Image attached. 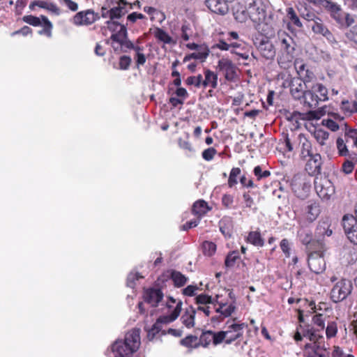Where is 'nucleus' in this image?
<instances>
[{"label": "nucleus", "mask_w": 357, "mask_h": 357, "mask_svg": "<svg viewBox=\"0 0 357 357\" xmlns=\"http://www.w3.org/2000/svg\"><path fill=\"white\" fill-rule=\"evenodd\" d=\"M132 59L128 56H121L119 58V68L120 70H126L129 68Z\"/></svg>", "instance_id": "603ef678"}, {"label": "nucleus", "mask_w": 357, "mask_h": 357, "mask_svg": "<svg viewBox=\"0 0 357 357\" xmlns=\"http://www.w3.org/2000/svg\"><path fill=\"white\" fill-rule=\"evenodd\" d=\"M200 342L204 347L208 346L211 342H213V332L211 331L203 332L200 336Z\"/></svg>", "instance_id": "49530a36"}, {"label": "nucleus", "mask_w": 357, "mask_h": 357, "mask_svg": "<svg viewBox=\"0 0 357 357\" xmlns=\"http://www.w3.org/2000/svg\"><path fill=\"white\" fill-rule=\"evenodd\" d=\"M314 93H319V99L320 101H326L328 99V89L320 83H316L311 85Z\"/></svg>", "instance_id": "f704fd0d"}, {"label": "nucleus", "mask_w": 357, "mask_h": 357, "mask_svg": "<svg viewBox=\"0 0 357 357\" xmlns=\"http://www.w3.org/2000/svg\"><path fill=\"white\" fill-rule=\"evenodd\" d=\"M326 114H330L329 108L326 106L322 107L319 109L314 111L310 113V114L317 119H320L321 116L325 115Z\"/></svg>", "instance_id": "052dcab7"}, {"label": "nucleus", "mask_w": 357, "mask_h": 357, "mask_svg": "<svg viewBox=\"0 0 357 357\" xmlns=\"http://www.w3.org/2000/svg\"><path fill=\"white\" fill-rule=\"evenodd\" d=\"M354 169V164L349 160H346L342 164V171L346 174H351L353 172Z\"/></svg>", "instance_id": "774afa93"}, {"label": "nucleus", "mask_w": 357, "mask_h": 357, "mask_svg": "<svg viewBox=\"0 0 357 357\" xmlns=\"http://www.w3.org/2000/svg\"><path fill=\"white\" fill-rule=\"evenodd\" d=\"M291 188L296 195L301 198L307 197L311 188V182L309 177L303 174H296L291 181Z\"/></svg>", "instance_id": "0eeeda50"}, {"label": "nucleus", "mask_w": 357, "mask_h": 357, "mask_svg": "<svg viewBox=\"0 0 357 357\" xmlns=\"http://www.w3.org/2000/svg\"><path fill=\"white\" fill-rule=\"evenodd\" d=\"M314 137L321 145H324V142L328 138V133L321 130H319L315 132Z\"/></svg>", "instance_id": "13d9d810"}, {"label": "nucleus", "mask_w": 357, "mask_h": 357, "mask_svg": "<svg viewBox=\"0 0 357 357\" xmlns=\"http://www.w3.org/2000/svg\"><path fill=\"white\" fill-rule=\"evenodd\" d=\"M127 5L128 3L125 0H119L117 6L109 10L102 8V16L105 18L109 17V20L107 21V25L112 35L108 43L116 53H121L125 47H132V42L128 39L126 26L117 21L128 12Z\"/></svg>", "instance_id": "f257e3e1"}, {"label": "nucleus", "mask_w": 357, "mask_h": 357, "mask_svg": "<svg viewBox=\"0 0 357 357\" xmlns=\"http://www.w3.org/2000/svg\"><path fill=\"white\" fill-rule=\"evenodd\" d=\"M352 290L351 282L345 279H342L334 285L331 292V298L335 303L340 302L351 294Z\"/></svg>", "instance_id": "39448f33"}, {"label": "nucleus", "mask_w": 357, "mask_h": 357, "mask_svg": "<svg viewBox=\"0 0 357 357\" xmlns=\"http://www.w3.org/2000/svg\"><path fill=\"white\" fill-rule=\"evenodd\" d=\"M238 258V254L237 252H232L229 253L225 259V266L227 267L234 266L236 259Z\"/></svg>", "instance_id": "4d7b16f0"}, {"label": "nucleus", "mask_w": 357, "mask_h": 357, "mask_svg": "<svg viewBox=\"0 0 357 357\" xmlns=\"http://www.w3.org/2000/svg\"><path fill=\"white\" fill-rule=\"evenodd\" d=\"M195 300H196V303L197 304L206 305V304L211 303L214 305V303H215V301H213L211 296H208L204 294H201L198 295L195 298Z\"/></svg>", "instance_id": "3c124183"}, {"label": "nucleus", "mask_w": 357, "mask_h": 357, "mask_svg": "<svg viewBox=\"0 0 357 357\" xmlns=\"http://www.w3.org/2000/svg\"><path fill=\"white\" fill-rule=\"evenodd\" d=\"M345 13L342 12L340 7L333 13L331 14V17L340 24L344 22V15Z\"/></svg>", "instance_id": "0e129e2a"}, {"label": "nucleus", "mask_w": 357, "mask_h": 357, "mask_svg": "<svg viewBox=\"0 0 357 357\" xmlns=\"http://www.w3.org/2000/svg\"><path fill=\"white\" fill-rule=\"evenodd\" d=\"M209 210L207 203L204 200H199L194 203L192 208L193 214L200 218Z\"/></svg>", "instance_id": "bb28decb"}, {"label": "nucleus", "mask_w": 357, "mask_h": 357, "mask_svg": "<svg viewBox=\"0 0 357 357\" xmlns=\"http://www.w3.org/2000/svg\"><path fill=\"white\" fill-rule=\"evenodd\" d=\"M337 331V325L335 322L328 323L326 329V334L328 338L333 337L336 335Z\"/></svg>", "instance_id": "6e6d98bb"}, {"label": "nucleus", "mask_w": 357, "mask_h": 357, "mask_svg": "<svg viewBox=\"0 0 357 357\" xmlns=\"http://www.w3.org/2000/svg\"><path fill=\"white\" fill-rule=\"evenodd\" d=\"M195 314L196 310L193 307H187L181 317L183 324L188 328H192L195 326Z\"/></svg>", "instance_id": "393cba45"}, {"label": "nucleus", "mask_w": 357, "mask_h": 357, "mask_svg": "<svg viewBox=\"0 0 357 357\" xmlns=\"http://www.w3.org/2000/svg\"><path fill=\"white\" fill-rule=\"evenodd\" d=\"M249 18L255 24H259L266 17L265 9L260 1H253L247 8Z\"/></svg>", "instance_id": "9b49d317"}, {"label": "nucleus", "mask_w": 357, "mask_h": 357, "mask_svg": "<svg viewBox=\"0 0 357 357\" xmlns=\"http://www.w3.org/2000/svg\"><path fill=\"white\" fill-rule=\"evenodd\" d=\"M163 296V293L159 289H146L144 294V301L153 307L157 306Z\"/></svg>", "instance_id": "a211bd4d"}, {"label": "nucleus", "mask_w": 357, "mask_h": 357, "mask_svg": "<svg viewBox=\"0 0 357 357\" xmlns=\"http://www.w3.org/2000/svg\"><path fill=\"white\" fill-rule=\"evenodd\" d=\"M342 225L349 240L357 245V220L351 215H345L342 219Z\"/></svg>", "instance_id": "1a4fd4ad"}, {"label": "nucleus", "mask_w": 357, "mask_h": 357, "mask_svg": "<svg viewBox=\"0 0 357 357\" xmlns=\"http://www.w3.org/2000/svg\"><path fill=\"white\" fill-rule=\"evenodd\" d=\"M193 35V31L189 24H183L180 30V37L184 40H188Z\"/></svg>", "instance_id": "ea45409f"}, {"label": "nucleus", "mask_w": 357, "mask_h": 357, "mask_svg": "<svg viewBox=\"0 0 357 357\" xmlns=\"http://www.w3.org/2000/svg\"><path fill=\"white\" fill-rule=\"evenodd\" d=\"M41 26L43 29L38 31L39 35H45L48 38H51L52 36V29L53 25L52 23L49 20V19L45 16L41 15Z\"/></svg>", "instance_id": "cd10ccee"}, {"label": "nucleus", "mask_w": 357, "mask_h": 357, "mask_svg": "<svg viewBox=\"0 0 357 357\" xmlns=\"http://www.w3.org/2000/svg\"><path fill=\"white\" fill-rule=\"evenodd\" d=\"M340 109L346 115L350 116L352 114L357 113L356 111V107H354V100H342L340 104Z\"/></svg>", "instance_id": "c9c22d12"}, {"label": "nucleus", "mask_w": 357, "mask_h": 357, "mask_svg": "<svg viewBox=\"0 0 357 357\" xmlns=\"http://www.w3.org/2000/svg\"><path fill=\"white\" fill-rule=\"evenodd\" d=\"M294 66L299 76L298 79L304 83L305 88L311 86L309 84L310 83L313 84L317 79L314 73L302 61H296Z\"/></svg>", "instance_id": "9d476101"}, {"label": "nucleus", "mask_w": 357, "mask_h": 357, "mask_svg": "<svg viewBox=\"0 0 357 357\" xmlns=\"http://www.w3.org/2000/svg\"><path fill=\"white\" fill-rule=\"evenodd\" d=\"M185 84L188 86H194L197 88L202 87V75L199 74L197 76H190L185 80Z\"/></svg>", "instance_id": "a18cd8bd"}, {"label": "nucleus", "mask_w": 357, "mask_h": 357, "mask_svg": "<svg viewBox=\"0 0 357 357\" xmlns=\"http://www.w3.org/2000/svg\"><path fill=\"white\" fill-rule=\"evenodd\" d=\"M154 36L158 40L165 44H170L172 43V38L162 29H156L154 32Z\"/></svg>", "instance_id": "e433bc0d"}, {"label": "nucleus", "mask_w": 357, "mask_h": 357, "mask_svg": "<svg viewBox=\"0 0 357 357\" xmlns=\"http://www.w3.org/2000/svg\"><path fill=\"white\" fill-rule=\"evenodd\" d=\"M279 38L282 48L285 50L287 54H292L294 50V43L292 38L283 32L280 35Z\"/></svg>", "instance_id": "a878e982"}, {"label": "nucleus", "mask_w": 357, "mask_h": 357, "mask_svg": "<svg viewBox=\"0 0 357 357\" xmlns=\"http://www.w3.org/2000/svg\"><path fill=\"white\" fill-rule=\"evenodd\" d=\"M202 85L204 89L210 88L208 93L211 96L213 89L218 85V74L209 69L204 70L202 75Z\"/></svg>", "instance_id": "2eb2a0df"}, {"label": "nucleus", "mask_w": 357, "mask_h": 357, "mask_svg": "<svg viewBox=\"0 0 357 357\" xmlns=\"http://www.w3.org/2000/svg\"><path fill=\"white\" fill-rule=\"evenodd\" d=\"M164 324L163 322H159L158 319L152 327L147 331V337L149 340H152L155 337V335L160 331L161 324Z\"/></svg>", "instance_id": "c03bdc74"}, {"label": "nucleus", "mask_w": 357, "mask_h": 357, "mask_svg": "<svg viewBox=\"0 0 357 357\" xmlns=\"http://www.w3.org/2000/svg\"><path fill=\"white\" fill-rule=\"evenodd\" d=\"M306 160L305 169L310 176L319 174L321 170V157L319 153H314L308 157Z\"/></svg>", "instance_id": "dca6fc26"}, {"label": "nucleus", "mask_w": 357, "mask_h": 357, "mask_svg": "<svg viewBox=\"0 0 357 357\" xmlns=\"http://www.w3.org/2000/svg\"><path fill=\"white\" fill-rule=\"evenodd\" d=\"M305 357H328L327 349L324 344L307 343L303 349Z\"/></svg>", "instance_id": "ddd939ff"}, {"label": "nucleus", "mask_w": 357, "mask_h": 357, "mask_svg": "<svg viewBox=\"0 0 357 357\" xmlns=\"http://www.w3.org/2000/svg\"><path fill=\"white\" fill-rule=\"evenodd\" d=\"M199 289V288L197 285L190 284L183 289V294L185 296H193Z\"/></svg>", "instance_id": "69168bd1"}, {"label": "nucleus", "mask_w": 357, "mask_h": 357, "mask_svg": "<svg viewBox=\"0 0 357 357\" xmlns=\"http://www.w3.org/2000/svg\"><path fill=\"white\" fill-rule=\"evenodd\" d=\"M61 6L67 7L71 11H76L78 9V5L72 0H58Z\"/></svg>", "instance_id": "bf43d9fd"}, {"label": "nucleus", "mask_w": 357, "mask_h": 357, "mask_svg": "<svg viewBox=\"0 0 357 357\" xmlns=\"http://www.w3.org/2000/svg\"><path fill=\"white\" fill-rule=\"evenodd\" d=\"M88 14H89V10L78 12L73 17V23L76 26L87 25L89 23Z\"/></svg>", "instance_id": "c756f323"}, {"label": "nucleus", "mask_w": 357, "mask_h": 357, "mask_svg": "<svg viewBox=\"0 0 357 357\" xmlns=\"http://www.w3.org/2000/svg\"><path fill=\"white\" fill-rule=\"evenodd\" d=\"M303 336L307 337L311 341L310 343L324 344L322 342L324 340L323 335L318 333V331L314 328L307 330Z\"/></svg>", "instance_id": "473e14b6"}, {"label": "nucleus", "mask_w": 357, "mask_h": 357, "mask_svg": "<svg viewBox=\"0 0 357 357\" xmlns=\"http://www.w3.org/2000/svg\"><path fill=\"white\" fill-rule=\"evenodd\" d=\"M236 319H229L225 326V332L227 337V344H231L232 342L241 338L243 334V330L246 327L245 323H237Z\"/></svg>", "instance_id": "423d86ee"}, {"label": "nucleus", "mask_w": 357, "mask_h": 357, "mask_svg": "<svg viewBox=\"0 0 357 357\" xmlns=\"http://www.w3.org/2000/svg\"><path fill=\"white\" fill-rule=\"evenodd\" d=\"M300 146V158L302 160H307V158L314 153L312 151L311 142L302 134L298 136Z\"/></svg>", "instance_id": "aec40b11"}, {"label": "nucleus", "mask_w": 357, "mask_h": 357, "mask_svg": "<svg viewBox=\"0 0 357 357\" xmlns=\"http://www.w3.org/2000/svg\"><path fill=\"white\" fill-rule=\"evenodd\" d=\"M132 47H125V48H123L124 50H122L121 52H127L128 50H133L135 53L134 59L135 60L137 67L139 68L140 66H143L146 61V56L143 53L144 47L139 45H135L132 43Z\"/></svg>", "instance_id": "5701e85b"}, {"label": "nucleus", "mask_w": 357, "mask_h": 357, "mask_svg": "<svg viewBox=\"0 0 357 357\" xmlns=\"http://www.w3.org/2000/svg\"><path fill=\"white\" fill-rule=\"evenodd\" d=\"M321 5L328 11H330L331 14L333 13L335 10H337L340 7V6L337 3L328 0H322Z\"/></svg>", "instance_id": "680f3d73"}, {"label": "nucleus", "mask_w": 357, "mask_h": 357, "mask_svg": "<svg viewBox=\"0 0 357 357\" xmlns=\"http://www.w3.org/2000/svg\"><path fill=\"white\" fill-rule=\"evenodd\" d=\"M246 241L257 247H263L264 245V241L260 232L257 231L249 232Z\"/></svg>", "instance_id": "c85d7f7f"}, {"label": "nucleus", "mask_w": 357, "mask_h": 357, "mask_svg": "<svg viewBox=\"0 0 357 357\" xmlns=\"http://www.w3.org/2000/svg\"><path fill=\"white\" fill-rule=\"evenodd\" d=\"M202 249L205 255L212 256L216 251V245L211 241H204Z\"/></svg>", "instance_id": "37998d69"}, {"label": "nucleus", "mask_w": 357, "mask_h": 357, "mask_svg": "<svg viewBox=\"0 0 357 357\" xmlns=\"http://www.w3.org/2000/svg\"><path fill=\"white\" fill-rule=\"evenodd\" d=\"M287 15L294 25H296L298 27L302 26V23L300 21L298 17L297 16L293 8L290 7L287 9Z\"/></svg>", "instance_id": "09e8293b"}, {"label": "nucleus", "mask_w": 357, "mask_h": 357, "mask_svg": "<svg viewBox=\"0 0 357 357\" xmlns=\"http://www.w3.org/2000/svg\"><path fill=\"white\" fill-rule=\"evenodd\" d=\"M209 54L208 48L205 47H199V50L192 53L193 59L199 60L202 62L204 61Z\"/></svg>", "instance_id": "4c0bfd02"}, {"label": "nucleus", "mask_w": 357, "mask_h": 357, "mask_svg": "<svg viewBox=\"0 0 357 357\" xmlns=\"http://www.w3.org/2000/svg\"><path fill=\"white\" fill-rule=\"evenodd\" d=\"M142 276L139 275V273H132L131 272L127 278V285L131 288H133L135 286V281L142 278Z\"/></svg>", "instance_id": "e2e57ef3"}, {"label": "nucleus", "mask_w": 357, "mask_h": 357, "mask_svg": "<svg viewBox=\"0 0 357 357\" xmlns=\"http://www.w3.org/2000/svg\"><path fill=\"white\" fill-rule=\"evenodd\" d=\"M317 234L320 236H330L333 234V229L328 220H324L319 223L317 227Z\"/></svg>", "instance_id": "7c9ffc66"}, {"label": "nucleus", "mask_w": 357, "mask_h": 357, "mask_svg": "<svg viewBox=\"0 0 357 357\" xmlns=\"http://www.w3.org/2000/svg\"><path fill=\"white\" fill-rule=\"evenodd\" d=\"M298 236L300 241L304 245L309 244L312 239V233L304 228H301L298 230Z\"/></svg>", "instance_id": "58836bf2"}, {"label": "nucleus", "mask_w": 357, "mask_h": 357, "mask_svg": "<svg viewBox=\"0 0 357 357\" xmlns=\"http://www.w3.org/2000/svg\"><path fill=\"white\" fill-rule=\"evenodd\" d=\"M257 48L261 56L267 60H273L275 56V47L272 43L266 38H262L257 45Z\"/></svg>", "instance_id": "f3484780"}, {"label": "nucleus", "mask_w": 357, "mask_h": 357, "mask_svg": "<svg viewBox=\"0 0 357 357\" xmlns=\"http://www.w3.org/2000/svg\"><path fill=\"white\" fill-rule=\"evenodd\" d=\"M182 304L181 300L168 297L162 307L163 314L158 317V321L167 324L175 321L181 313Z\"/></svg>", "instance_id": "7ed1b4c3"}, {"label": "nucleus", "mask_w": 357, "mask_h": 357, "mask_svg": "<svg viewBox=\"0 0 357 357\" xmlns=\"http://www.w3.org/2000/svg\"><path fill=\"white\" fill-rule=\"evenodd\" d=\"M218 68L224 73L225 78L228 81H233L237 77V68L229 59L222 58L218 61Z\"/></svg>", "instance_id": "f8f14e48"}, {"label": "nucleus", "mask_w": 357, "mask_h": 357, "mask_svg": "<svg viewBox=\"0 0 357 357\" xmlns=\"http://www.w3.org/2000/svg\"><path fill=\"white\" fill-rule=\"evenodd\" d=\"M189 133H185V138L180 137L178 139V146L183 149L186 154L192 153L195 152V149L189 141Z\"/></svg>", "instance_id": "2f4dec72"}, {"label": "nucleus", "mask_w": 357, "mask_h": 357, "mask_svg": "<svg viewBox=\"0 0 357 357\" xmlns=\"http://www.w3.org/2000/svg\"><path fill=\"white\" fill-rule=\"evenodd\" d=\"M22 20L33 26H39L41 25V15L40 17L32 15H24L22 17Z\"/></svg>", "instance_id": "79ce46f5"}, {"label": "nucleus", "mask_w": 357, "mask_h": 357, "mask_svg": "<svg viewBox=\"0 0 357 357\" xmlns=\"http://www.w3.org/2000/svg\"><path fill=\"white\" fill-rule=\"evenodd\" d=\"M254 174L257 177V179L259 180L263 178H266L270 176L271 173L269 171H264L262 172V169L260 166H257L254 169Z\"/></svg>", "instance_id": "338daca9"}, {"label": "nucleus", "mask_w": 357, "mask_h": 357, "mask_svg": "<svg viewBox=\"0 0 357 357\" xmlns=\"http://www.w3.org/2000/svg\"><path fill=\"white\" fill-rule=\"evenodd\" d=\"M320 207L316 202H308L307 206L305 207V218L309 222H314L320 213Z\"/></svg>", "instance_id": "b1692460"}, {"label": "nucleus", "mask_w": 357, "mask_h": 357, "mask_svg": "<svg viewBox=\"0 0 357 357\" xmlns=\"http://www.w3.org/2000/svg\"><path fill=\"white\" fill-rule=\"evenodd\" d=\"M337 148L338 153L342 156H347L349 154V151L346 146V141L342 138H337L336 141Z\"/></svg>", "instance_id": "de8ad7c7"}, {"label": "nucleus", "mask_w": 357, "mask_h": 357, "mask_svg": "<svg viewBox=\"0 0 357 357\" xmlns=\"http://www.w3.org/2000/svg\"><path fill=\"white\" fill-rule=\"evenodd\" d=\"M206 5L215 13L225 15L228 11V6L225 0H206Z\"/></svg>", "instance_id": "412c9836"}, {"label": "nucleus", "mask_w": 357, "mask_h": 357, "mask_svg": "<svg viewBox=\"0 0 357 357\" xmlns=\"http://www.w3.org/2000/svg\"><path fill=\"white\" fill-rule=\"evenodd\" d=\"M223 341L227 344V337L225 331H221L218 333L213 332V344L215 345L219 344Z\"/></svg>", "instance_id": "5fc2aeb1"}, {"label": "nucleus", "mask_w": 357, "mask_h": 357, "mask_svg": "<svg viewBox=\"0 0 357 357\" xmlns=\"http://www.w3.org/2000/svg\"><path fill=\"white\" fill-rule=\"evenodd\" d=\"M140 331L134 328L128 332L123 340H117L112 347V351L114 357H132V354L137 351L140 345Z\"/></svg>", "instance_id": "f03ea898"}, {"label": "nucleus", "mask_w": 357, "mask_h": 357, "mask_svg": "<svg viewBox=\"0 0 357 357\" xmlns=\"http://www.w3.org/2000/svg\"><path fill=\"white\" fill-rule=\"evenodd\" d=\"M306 89L303 96L301 98V99H303V103L305 106L310 109L315 108L320 101L319 96L314 93L312 86Z\"/></svg>", "instance_id": "6ab92c4d"}, {"label": "nucleus", "mask_w": 357, "mask_h": 357, "mask_svg": "<svg viewBox=\"0 0 357 357\" xmlns=\"http://www.w3.org/2000/svg\"><path fill=\"white\" fill-rule=\"evenodd\" d=\"M171 278L176 287H182L185 285L188 280L187 277L176 271H173L172 272Z\"/></svg>", "instance_id": "72a5a7b5"}, {"label": "nucleus", "mask_w": 357, "mask_h": 357, "mask_svg": "<svg viewBox=\"0 0 357 357\" xmlns=\"http://www.w3.org/2000/svg\"><path fill=\"white\" fill-rule=\"evenodd\" d=\"M304 83L298 78H294L290 84V91L292 96L297 100H301L306 91Z\"/></svg>", "instance_id": "4be33fe9"}, {"label": "nucleus", "mask_w": 357, "mask_h": 357, "mask_svg": "<svg viewBox=\"0 0 357 357\" xmlns=\"http://www.w3.org/2000/svg\"><path fill=\"white\" fill-rule=\"evenodd\" d=\"M308 266L316 274L322 273L326 268V263L323 256L317 252L310 254Z\"/></svg>", "instance_id": "4468645a"}, {"label": "nucleus", "mask_w": 357, "mask_h": 357, "mask_svg": "<svg viewBox=\"0 0 357 357\" xmlns=\"http://www.w3.org/2000/svg\"><path fill=\"white\" fill-rule=\"evenodd\" d=\"M219 296H217L215 301L214 307L215 312L219 314L218 317H213L212 320L230 317L236 310V302L233 301H223L219 300Z\"/></svg>", "instance_id": "6e6552de"}, {"label": "nucleus", "mask_w": 357, "mask_h": 357, "mask_svg": "<svg viewBox=\"0 0 357 357\" xmlns=\"http://www.w3.org/2000/svg\"><path fill=\"white\" fill-rule=\"evenodd\" d=\"M243 202L245 204V206L249 208H252L254 211L257 210L255 207V202L253 198L250 196V193L244 192L243 195Z\"/></svg>", "instance_id": "864d4df0"}, {"label": "nucleus", "mask_w": 357, "mask_h": 357, "mask_svg": "<svg viewBox=\"0 0 357 357\" xmlns=\"http://www.w3.org/2000/svg\"><path fill=\"white\" fill-rule=\"evenodd\" d=\"M241 171L238 167H234L231 169L228 179V185L229 188H232L237 184V178L241 174Z\"/></svg>", "instance_id": "a19ab883"}, {"label": "nucleus", "mask_w": 357, "mask_h": 357, "mask_svg": "<svg viewBox=\"0 0 357 357\" xmlns=\"http://www.w3.org/2000/svg\"><path fill=\"white\" fill-rule=\"evenodd\" d=\"M314 188L318 196L323 200H328L335 195V187L326 176H319L314 179Z\"/></svg>", "instance_id": "20e7f679"}, {"label": "nucleus", "mask_w": 357, "mask_h": 357, "mask_svg": "<svg viewBox=\"0 0 357 357\" xmlns=\"http://www.w3.org/2000/svg\"><path fill=\"white\" fill-rule=\"evenodd\" d=\"M312 31L317 34L324 35L327 31V27L321 22V21H315L312 26Z\"/></svg>", "instance_id": "8fccbe9b"}]
</instances>
